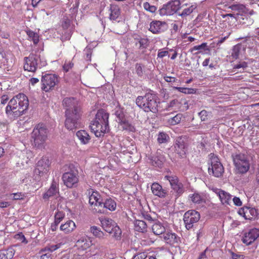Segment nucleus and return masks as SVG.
<instances>
[{
    "label": "nucleus",
    "mask_w": 259,
    "mask_h": 259,
    "mask_svg": "<svg viewBox=\"0 0 259 259\" xmlns=\"http://www.w3.org/2000/svg\"><path fill=\"white\" fill-rule=\"evenodd\" d=\"M65 111V126L70 131L75 130L80 126L82 111L77 101L74 98H65L63 100Z\"/></svg>",
    "instance_id": "1"
},
{
    "label": "nucleus",
    "mask_w": 259,
    "mask_h": 259,
    "mask_svg": "<svg viewBox=\"0 0 259 259\" xmlns=\"http://www.w3.org/2000/svg\"><path fill=\"white\" fill-rule=\"evenodd\" d=\"M29 106L27 97L19 93L11 99L6 108V113L9 116L16 118L22 115Z\"/></svg>",
    "instance_id": "2"
},
{
    "label": "nucleus",
    "mask_w": 259,
    "mask_h": 259,
    "mask_svg": "<svg viewBox=\"0 0 259 259\" xmlns=\"http://www.w3.org/2000/svg\"><path fill=\"white\" fill-rule=\"evenodd\" d=\"M109 114L104 109L99 110L90 124L91 131L97 137H102L109 131Z\"/></svg>",
    "instance_id": "3"
},
{
    "label": "nucleus",
    "mask_w": 259,
    "mask_h": 259,
    "mask_svg": "<svg viewBox=\"0 0 259 259\" xmlns=\"http://www.w3.org/2000/svg\"><path fill=\"white\" fill-rule=\"evenodd\" d=\"M137 105L146 112L156 113L159 102L154 92L150 91L144 96H138L136 100Z\"/></svg>",
    "instance_id": "4"
},
{
    "label": "nucleus",
    "mask_w": 259,
    "mask_h": 259,
    "mask_svg": "<svg viewBox=\"0 0 259 259\" xmlns=\"http://www.w3.org/2000/svg\"><path fill=\"white\" fill-rule=\"evenodd\" d=\"M47 65L45 58L39 54H30L24 58V69L25 70L34 72L37 68H41Z\"/></svg>",
    "instance_id": "5"
},
{
    "label": "nucleus",
    "mask_w": 259,
    "mask_h": 259,
    "mask_svg": "<svg viewBox=\"0 0 259 259\" xmlns=\"http://www.w3.org/2000/svg\"><path fill=\"white\" fill-rule=\"evenodd\" d=\"M48 129L45 125L39 123L34 128L31 134V141L34 146L40 148L47 139Z\"/></svg>",
    "instance_id": "6"
},
{
    "label": "nucleus",
    "mask_w": 259,
    "mask_h": 259,
    "mask_svg": "<svg viewBox=\"0 0 259 259\" xmlns=\"http://www.w3.org/2000/svg\"><path fill=\"white\" fill-rule=\"evenodd\" d=\"M232 156L236 174H246L250 167L248 156L243 153H236L232 154Z\"/></svg>",
    "instance_id": "7"
},
{
    "label": "nucleus",
    "mask_w": 259,
    "mask_h": 259,
    "mask_svg": "<svg viewBox=\"0 0 259 259\" xmlns=\"http://www.w3.org/2000/svg\"><path fill=\"white\" fill-rule=\"evenodd\" d=\"M100 221L102 227L106 232L112 234L116 240L120 239L121 230L115 222L108 218L100 219Z\"/></svg>",
    "instance_id": "8"
},
{
    "label": "nucleus",
    "mask_w": 259,
    "mask_h": 259,
    "mask_svg": "<svg viewBox=\"0 0 259 259\" xmlns=\"http://www.w3.org/2000/svg\"><path fill=\"white\" fill-rule=\"evenodd\" d=\"M209 164H210L208 168V172L209 175H212L217 178L222 176L224 171V169L217 156H214V155L211 156Z\"/></svg>",
    "instance_id": "9"
},
{
    "label": "nucleus",
    "mask_w": 259,
    "mask_h": 259,
    "mask_svg": "<svg viewBox=\"0 0 259 259\" xmlns=\"http://www.w3.org/2000/svg\"><path fill=\"white\" fill-rule=\"evenodd\" d=\"M50 161L48 157H44L40 159L37 163L36 167L34 169V174L39 177H45L46 178L48 176ZM35 179L38 180L35 176Z\"/></svg>",
    "instance_id": "10"
},
{
    "label": "nucleus",
    "mask_w": 259,
    "mask_h": 259,
    "mask_svg": "<svg viewBox=\"0 0 259 259\" xmlns=\"http://www.w3.org/2000/svg\"><path fill=\"white\" fill-rule=\"evenodd\" d=\"M181 4L180 0H171L162 6L159 11V14L161 16L173 15L181 8Z\"/></svg>",
    "instance_id": "11"
},
{
    "label": "nucleus",
    "mask_w": 259,
    "mask_h": 259,
    "mask_svg": "<svg viewBox=\"0 0 259 259\" xmlns=\"http://www.w3.org/2000/svg\"><path fill=\"white\" fill-rule=\"evenodd\" d=\"M200 218V213L195 210L191 209L186 211L183 217L186 229L187 230L192 229L194 224L199 221Z\"/></svg>",
    "instance_id": "12"
},
{
    "label": "nucleus",
    "mask_w": 259,
    "mask_h": 259,
    "mask_svg": "<svg viewBox=\"0 0 259 259\" xmlns=\"http://www.w3.org/2000/svg\"><path fill=\"white\" fill-rule=\"evenodd\" d=\"M62 180L64 185L68 188L76 186L79 180L78 170L73 169L65 172L62 176Z\"/></svg>",
    "instance_id": "13"
},
{
    "label": "nucleus",
    "mask_w": 259,
    "mask_h": 259,
    "mask_svg": "<svg viewBox=\"0 0 259 259\" xmlns=\"http://www.w3.org/2000/svg\"><path fill=\"white\" fill-rule=\"evenodd\" d=\"M58 81L57 76L53 74H45L41 77V89L48 92L52 90Z\"/></svg>",
    "instance_id": "14"
},
{
    "label": "nucleus",
    "mask_w": 259,
    "mask_h": 259,
    "mask_svg": "<svg viewBox=\"0 0 259 259\" xmlns=\"http://www.w3.org/2000/svg\"><path fill=\"white\" fill-rule=\"evenodd\" d=\"M164 179L168 181L171 188L177 196H180L184 192V185L177 176L174 175H166L164 177Z\"/></svg>",
    "instance_id": "15"
},
{
    "label": "nucleus",
    "mask_w": 259,
    "mask_h": 259,
    "mask_svg": "<svg viewBox=\"0 0 259 259\" xmlns=\"http://www.w3.org/2000/svg\"><path fill=\"white\" fill-rule=\"evenodd\" d=\"M241 240L246 245L251 244L259 237V229L252 228L242 233Z\"/></svg>",
    "instance_id": "16"
},
{
    "label": "nucleus",
    "mask_w": 259,
    "mask_h": 259,
    "mask_svg": "<svg viewBox=\"0 0 259 259\" xmlns=\"http://www.w3.org/2000/svg\"><path fill=\"white\" fill-rule=\"evenodd\" d=\"M115 110V114L118 118L119 122L123 129L133 131L134 130V127L129 123L126 122L123 109L121 108L120 107H116Z\"/></svg>",
    "instance_id": "17"
},
{
    "label": "nucleus",
    "mask_w": 259,
    "mask_h": 259,
    "mask_svg": "<svg viewBox=\"0 0 259 259\" xmlns=\"http://www.w3.org/2000/svg\"><path fill=\"white\" fill-rule=\"evenodd\" d=\"M167 29L166 22L160 21H153L150 23L149 30L154 34L160 33Z\"/></svg>",
    "instance_id": "18"
},
{
    "label": "nucleus",
    "mask_w": 259,
    "mask_h": 259,
    "mask_svg": "<svg viewBox=\"0 0 259 259\" xmlns=\"http://www.w3.org/2000/svg\"><path fill=\"white\" fill-rule=\"evenodd\" d=\"M246 45L240 43L234 46L231 50L229 59L231 61L239 58L240 56L245 51Z\"/></svg>",
    "instance_id": "19"
},
{
    "label": "nucleus",
    "mask_w": 259,
    "mask_h": 259,
    "mask_svg": "<svg viewBox=\"0 0 259 259\" xmlns=\"http://www.w3.org/2000/svg\"><path fill=\"white\" fill-rule=\"evenodd\" d=\"M92 192V194L89 197V203L91 205H94L95 206L98 207V208H94L95 211L98 213H103L104 211H103L99 206V203H102V201L100 200L101 196L99 193L97 191H93V190H91Z\"/></svg>",
    "instance_id": "20"
},
{
    "label": "nucleus",
    "mask_w": 259,
    "mask_h": 259,
    "mask_svg": "<svg viewBox=\"0 0 259 259\" xmlns=\"http://www.w3.org/2000/svg\"><path fill=\"white\" fill-rule=\"evenodd\" d=\"M238 213L246 220H252L257 216V211L254 208L243 207L239 209Z\"/></svg>",
    "instance_id": "21"
},
{
    "label": "nucleus",
    "mask_w": 259,
    "mask_h": 259,
    "mask_svg": "<svg viewBox=\"0 0 259 259\" xmlns=\"http://www.w3.org/2000/svg\"><path fill=\"white\" fill-rule=\"evenodd\" d=\"M164 241L171 245H177L181 241V238L175 233L167 231L163 235Z\"/></svg>",
    "instance_id": "22"
},
{
    "label": "nucleus",
    "mask_w": 259,
    "mask_h": 259,
    "mask_svg": "<svg viewBox=\"0 0 259 259\" xmlns=\"http://www.w3.org/2000/svg\"><path fill=\"white\" fill-rule=\"evenodd\" d=\"M215 192L223 205H230L232 200V195L230 194L221 189H217Z\"/></svg>",
    "instance_id": "23"
},
{
    "label": "nucleus",
    "mask_w": 259,
    "mask_h": 259,
    "mask_svg": "<svg viewBox=\"0 0 259 259\" xmlns=\"http://www.w3.org/2000/svg\"><path fill=\"white\" fill-rule=\"evenodd\" d=\"M151 189L154 195L160 198H164L167 195L166 190L163 189L158 183H153L151 186Z\"/></svg>",
    "instance_id": "24"
},
{
    "label": "nucleus",
    "mask_w": 259,
    "mask_h": 259,
    "mask_svg": "<svg viewBox=\"0 0 259 259\" xmlns=\"http://www.w3.org/2000/svg\"><path fill=\"white\" fill-rule=\"evenodd\" d=\"M103 201V200H102ZM99 206L103 211V208H106L110 211H114L116 209L117 204L115 200L112 198H106L102 203H99Z\"/></svg>",
    "instance_id": "25"
},
{
    "label": "nucleus",
    "mask_w": 259,
    "mask_h": 259,
    "mask_svg": "<svg viewBox=\"0 0 259 259\" xmlns=\"http://www.w3.org/2000/svg\"><path fill=\"white\" fill-rule=\"evenodd\" d=\"M59 193L58 185L53 181L52 183L50 188L48 190L45 192L43 195V198L45 199H49V198L56 196Z\"/></svg>",
    "instance_id": "26"
},
{
    "label": "nucleus",
    "mask_w": 259,
    "mask_h": 259,
    "mask_svg": "<svg viewBox=\"0 0 259 259\" xmlns=\"http://www.w3.org/2000/svg\"><path fill=\"white\" fill-rule=\"evenodd\" d=\"M92 245V239L88 237H81L77 241L76 245L81 248L82 250H85Z\"/></svg>",
    "instance_id": "27"
},
{
    "label": "nucleus",
    "mask_w": 259,
    "mask_h": 259,
    "mask_svg": "<svg viewBox=\"0 0 259 259\" xmlns=\"http://www.w3.org/2000/svg\"><path fill=\"white\" fill-rule=\"evenodd\" d=\"M175 151L180 156L183 157L186 153V146L185 143L181 138L178 139L175 145Z\"/></svg>",
    "instance_id": "28"
},
{
    "label": "nucleus",
    "mask_w": 259,
    "mask_h": 259,
    "mask_svg": "<svg viewBox=\"0 0 259 259\" xmlns=\"http://www.w3.org/2000/svg\"><path fill=\"white\" fill-rule=\"evenodd\" d=\"M188 200L194 204H201L205 201L203 196L197 192L190 194Z\"/></svg>",
    "instance_id": "29"
},
{
    "label": "nucleus",
    "mask_w": 259,
    "mask_h": 259,
    "mask_svg": "<svg viewBox=\"0 0 259 259\" xmlns=\"http://www.w3.org/2000/svg\"><path fill=\"white\" fill-rule=\"evenodd\" d=\"M187 6H188V4H185L183 5V7ZM197 8V4L196 3H191L189 5V7L188 8L184 9L182 13L179 14V15L182 17H185L186 16H189L193 12H194Z\"/></svg>",
    "instance_id": "30"
},
{
    "label": "nucleus",
    "mask_w": 259,
    "mask_h": 259,
    "mask_svg": "<svg viewBox=\"0 0 259 259\" xmlns=\"http://www.w3.org/2000/svg\"><path fill=\"white\" fill-rule=\"evenodd\" d=\"M76 136L82 144H87L91 140V137L87 131L84 130L78 131L76 133Z\"/></svg>",
    "instance_id": "31"
},
{
    "label": "nucleus",
    "mask_w": 259,
    "mask_h": 259,
    "mask_svg": "<svg viewBox=\"0 0 259 259\" xmlns=\"http://www.w3.org/2000/svg\"><path fill=\"white\" fill-rule=\"evenodd\" d=\"M76 228L75 223L72 220L67 221L65 224L60 226V230L65 233H69L73 231Z\"/></svg>",
    "instance_id": "32"
},
{
    "label": "nucleus",
    "mask_w": 259,
    "mask_h": 259,
    "mask_svg": "<svg viewBox=\"0 0 259 259\" xmlns=\"http://www.w3.org/2000/svg\"><path fill=\"white\" fill-rule=\"evenodd\" d=\"M153 233L157 235L162 234L165 231V227L159 222H156L152 227Z\"/></svg>",
    "instance_id": "33"
},
{
    "label": "nucleus",
    "mask_w": 259,
    "mask_h": 259,
    "mask_svg": "<svg viewBox=\"0 0 259 259\" xmlns=\"http://www.w3.org/2000/svg\"><path fill=\"white\" fill-rule=\"evenodd\" d=\"M147 224L142 220H137L134 223L135 230L140 232H145L147 229Z\"/></svg>",
    "instance_id": "34"
},
{
    "label": "nucleus",
    "mask_w": 259,
    "mask_h": 259,
    "mask_svg": "<svg viewBox=\"0 0 259 259\" xmlns=\"http://www.w3.org/2000/svg\"><path fill=\"white\" fill-rule=\"evenodd\" d=\"M90 232L96 238L103 239L105 234L101 230L99 227L93 226L90 227Z\"/></svg>",
    "instance_id": "35"
},
{
    "label": "nucleus",
    "mask_w": 259,
    "mask_h": 259,
    "mask_svg": "<svg viewBox=\"0 0 259 259\" xmlns=\"http://www.w3.org/2000/svg\"><path fill=\"white\" fill-rule=\"evenodd\" d=\"M120 15V11L117 5H111L110 7V19L112 20L117 19Z\"/></svg>",
    "instance_id": "36"
},
{
    "label": "nucleus",
    "mask_w": 259,
    "mask_h": 259,
    "mask_svg": "<svg viewBox=\"0 0 259 259\" xmlns=\"http://www.w3.org/2000/svg\"><path fill=\"white\" fill-rule=\"evenodd\" d=\"M149 42V39L147 38H140L137 40L136 45L140 49H144L147 48Z\"/></svg>",
    "instance_id": "37"
},
{
    "label": "nucleus",
    "mask_w": 259,
    "mask_h": 259,
    "mask_svg": "<svg viewBox=\"0 0 259 259\" xmlns=\"http://www.w3.org/2000/svg\"><path fill=\"white\" fill-rule=\"evenodd\" d=\"M164 161V158L162 156L153 157L151 159L152 164L155 166L160 168L162 167Z\"/></svg>",
    "instance_id": "38"
},
{
    "label": "nucleus",
    "mask_w": 259,
    "mask_h": 259,
    "mask_svg": "<svg viewBox=\"0 0 259 259\" xmlns=\"http://www.w3.org/2000/svg\"><path fill=\"white\" fill-rule=\"evenodd\" d=\"M183 115L181 113L177 114L174 117L168 119V123L170 125H176L179 123L182 120Z\"/></svg>",
    "instance_id": "39"
},
{
    "label": "nucleus",
    "mask_w": 259,
    "mask_h": 259,
    "mask_svg": "<svg viewBox=\"0 0 259 259\" xmlns=\"http://www.w3.org/2000/svg\"><path fill=\"white\" fill-rule=\"evenodd\" d=\"M26 33L28 37L31 39L34 44H37L39 41L38 34L34 31L28 30L26 31Z\"/></svg>",
    "instance_id": "40"
},
{
    "label": "nucleus",
    "mask_w": 259,
    "mask_h": 259,
    "mask_svg": "<svg viewBox=\"0 0 259 259\" xmlns=\"http://www.w3.org/2000/svg\"><path fill=\"white\" fill-rule=\"evenodd\" d=\"M169 139V136L165 133L160 132L158 135L157 141L159 144L166 143Z\"/></svg>",
    "instance_id": "41"
},
{
    "label": "nucleus",
    "mask_w": 259,
    "mask_h": 259,
    "mask_svg": "<svg viewBox=\"0 0 259 259\" xmlns=\"http://www.w3.org/2000/svg\"><path fill=\"white\" fill-rule=\"evenodd\" d=\"M174 89L178 91L185 94H193L196 93V90L193 88L174 87Z\"/></svg>",
    "instance_id": "42"
},
{
    "label": "nucleus",
    "mask_w": 259,
    "mask_h": 259,
    "mask_svg": "<svg viewBox=\"0 0 259 259\" xmlns=\"http://www.w3.org/2000/svg\"><path fill=\"white\" fill-rule=\"evenodd\" d=\"M14 253L11 250H3L0 251V259H11Z\"/></svg>",
    "instance_id": "43"
},
{
    "label": "nucleus",
    "mask_w": 259,
    "mask_h": 259,
    "mask_svg": "<svg viewBox=\"0 0 259 259\" xmlns=\"http://www.w3.org/2000/svg\"><path fill=\"white\" fill-rule=\"evenodd\" d=\"M64 213L62 211H57L55 215V221L56 224H59L64 218Z\"/></svg>",
    "instance_id": "44"
},
{
    "label": "nucleus",
    "mask_w": 259,
    "mask_h": 259,
    "mask_svg": "<svg viewBox=\"0 0 259 259\" xmlns=\"http://www.w3.org/2000/svg\"><path fill=\"white\" fill-rule=\"evenodd\" d=\"M143 7L145 10L151 13H154L157 9L155 6L150 5L148 2H145L143 4Z\"/></svg>",
    "instance_id": "45"
},
{
    "label": "nucleus",
    "mask_w": 259,
    "mask_h": 259,
    "mask_svg": "<svg viewBox=\"0 0 259 259\" xmlns=\"http://www.w3.org/2000/svg\"><path fill=\"white\" fill-rule=\"evenodd\" d=\"M247 63L245 61H240L236 64H234L233 66L234 69H241L244 70L247 67Z\"/></svg>",
    "instance_id": "46"
},
{
    "label": "nucleus",
    "mask_w": 259,
    "mask_h": 259,
    "mask_svg": "<svg viewBox=\"0 0 259 259\" xmlns=\"http://www.w3.org/2000/svg\"><path fill=\"white\" fill-rule=\"evenodd\" d=\"M135 70L137 74L139 77H142L144 74V70L142 65L140 63H137L135 65Z\"/></svg>",
    "instance_id": "47"
},
{
    "label": "nucleus",
    "mask_w": 259,
    "mask_h": 259,
    "mask_svg": "<svg viewBox=\"0 0 259 259\" xmlns=\"http://www.w3.org/2000/svg\"><path fill=\"white\" fill-rule=\"evenodd\" d=\"M11 196H13L12 199L15 200H22L25 197V194L21 192L12 193Z\"/></svg>",
    "instance_id": "48"
},
{
    "label": "nucleus",
    "mask_w": 259,
    "mask_h": 259,
    "mask_svg": "<svg viewBox=\"0 0 259 259\" xmlns=\"http://www.w3.org/2000/svg\"><path fill=\"white\" fill-rule=\"evenodd\" d=\"M201 50H208V49L207 48V43L204 42L201 44L200 45L195 46L192 49V51Z\"/></svg>",
    "instance_id": "49"
},
{
    "label": "nucleus",
    "mask_w": 259,
    "mask_h": 259,
    "mask_svg": "<svg viewBox=\"0 0 259 259\" xmlns=\"http://www.w3.org/2000/svg\"><path fill=\"white\" fill-rule=\"evenodd\" d=\"M73 66V63H72L70 61H65L63 68L64 71L66 72L68 71L70 69H71Z\"/></svg>",
    "instance_id": "50"
},
{
    "label": "nucleus",
    "mask_w": 259,
    "mask_h": 259,
    "mask_svg": "<svg viewBox=\"0 0 259 259\" xmlns=\"http://www.w3.org/2000/svg\"><path fill=\"white\" fill-rule=\"evenodd\" d=\"M15 238L17 240L20 241L22 243H27V241H26V239L24 235L22 233H20L16 234L15 236Z\"/></svg>",
    "instance_id": "51"
},
{
    "label": "nucleus",
    "mask_w": 259,
    "mask_h": 259,
    "mask_svg": "<svg viewBox=\"0 0 259 259\" xmlns=\"http://www.w3.org/2000/svg\"><path fill=\"white\" fill-rule=\"evenodd\" d=\"M244 8V6L242 5H232L229 7L231 10L233 11H240V10H242Z\"/></svg>",
    "instance_id": "52"
},
{
    "label": "nucleus",
    "mask_w": 259,
    "mask_h": 259,
    "mask_svg": "<svg viewBox=\"0 0 259 259\" xmlns=\"http://www.w3.org/2000/svg\"><path fill=\"white\" fill-rule=\"evenodd\" d=\"M232 259H244V256L243 254L231 252Z\"/></svg>",
    "instance_id": "53"
},
{
    "label": "nucleus",
    "mask_w": 259,
    "mask_h": 259,
    "mask_svg": "<svg viewBox=\"0 0 259 259\" xmlns=\"http://www.w3.org/2000/svg\"><path fill=\"white\" fill-rule=\"evenodd\" d=\"M61 244L51 245L48 247V250L50 251L51 252H53L54 251H55L57 249L61 247Z\"/></svg>",
    "instance_id": "54"
},
{
    "label": "nucleus",
    "mask_w": 259,
    "mask_h": 259,
    "mask_svg": "<svg viewBox=\"0 0 259 259\" xmlns=\"http://www.w3.org/2000/svg\"><path fill=\"white\" fill-rule=\"evenodd\" d=\"M84 53L86 55L85 60L88 61H91V54L92 51L90 49L86 48L84 50Z\"/></svg>",
    "instance_id": "55"
},
{
    "label": "nucleus",
    "mask_w": 259,
    "mask_h": 259,
    "mask_svg": "<svg viewBox=\"0 0 259 259\" xmlns=\"http://www.w3.org/2000/svg\"><path fill=\"white\" fill-rule=\"evenodd\" d=\"M199 116L202 121H205L207 119V112L204 110H202L199 113Z\"/></svg>",
    "instance_id": "56"
},
{
    "label": "nucleus",
    "mask_w": 259,
    "mask_h": 259,
    "mask_svg": "<svg viewBox=\"0 0 259 259\" xmlns=\"http://www.w3.org/2000/svg\"><path fill=\"white\" fill-rule=\"evenodd\" d=\"M232 200L234 204L236 206H240L242 204V202L239 197L235 196L232 199Z\"/></svg>",
    "instance_id": "57"
},
{
    "label": "nucleus",
    "mask_w": 259,
    "mask_h": 259,
    "mask_svg": "<svg viewBox=\"0 0 259 259\" xmlns=\"http://www.w3.org/2000/svg\"><path fill=\"white\" fill-rule=\"evenodd\" d=\"M9 100L8 96L4 95L0 98V102L3 105H5Z\"/></svg>",
    "instance_id": "58"
},
{
    "label": "nucleus",
    "mask_w": 259,
    "mask_h": 259,
    "mask_svg": "<svg viewBox=\"0 0 259 259\" xmlns=\"http://www.w3.org/2000/svg\"><path fill=\"white\" fill-rule=\"evenodd\" d=\"M168 54V52L167 51L159 50L157 54V57L158 58H162L163 57L167 55Z\"/></svg>",
    "instance_id": "59"
},
{
    "label": "nucleus",
    "mask_w": 259,
    "mask_h": 259,
    "mask_svg": "<svg viewBox=\"0 0 259 259\" xmlns=\"http://www.w3.org/2000/svg\"><path fill=\"white\" fill-rule=\"evenodd\" d=\"M164 79L165 80V81L168 82H174L176 81V78L171 76H165L164 77Z\"/></svg>",
    "instance_id": "60"
},
{
    "label": "nucleus",
    "mask_w": 259,
    "mask_h": 259,
    "mask_svg": "<svg viewBox=\"0 0 259 259\" xmlns=\"http://www.w3.org/2000/svg\"><path fill=\"white\" fill-rule=\"evenodd\" d=\"M10 205V204L9 202L7 201H1L0 202V208H4L8 207Z\"/></svg>",
    "instance_id": "61"
},
{
    "label": "nucleus",
    "mask_w": 259,
    "mask_h": 259,
    "mask_svg": "<svg viewBox=\"0 0 259 259\" xmlns=\"http://www.w3.org/2000/svg\"><path fill=\"white\" fill-rule=\"evenodd\" d=\"M40 259H52L51 254L49 253L42 254L40 257Z\"/></svg>",
    "instance_id": "62"
},
{
    "label": "nucleus",
    "mask_w": 259,
    "mask_h": 259,
    "mask_svg": "<svg viewBox=\"0 0 259 259\" xmlns=\"http://www.w3.org/2000/svg\"><path fill=\"white\" fill-rule=\"evenodd\" d=\"M70 25V21L68 19H66L62 23V27L64 29H67Z\"/></svg>",
    "instance_id": "63"
},
{
    "label": "nucleus",
    "mask_w": 259,
    "mask_h": 259,
    "mask_svg": "<svg viewBox=\"0 0 259 259\" xmlns=\"http://www.w3.org/2000/svg\"><path fill=\"white\" fill-rule=\"evenodd\" d=\"M206 249H205L203 252H201L198 259H206L207 256L206 255Z\"/></svg>",
    "instance_id": "64"
}]
</instances>
